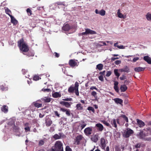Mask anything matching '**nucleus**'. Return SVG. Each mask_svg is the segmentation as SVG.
<instances>
[{
  "instance_id": "obj_5",
  "label": "nucleus",
  "mask_w": 151,
  "mask_h": 151,
  "mask_svg": "<svg viewBox=\"0 0 151 151\" xmlns=\"http://www.w3.org/2000/svg\"><path fill=\"white\" fill-rule=\"evenodd\" d=\"M92 128L91 127H88L86 128L84 130L85 134L86 135H89L91 134Z\"/></svg>"
},
{
  "instance_id": "obj_1",
  "label": "nucleus",
  "mask_w": 151,
  "mask_h": 151,
  "mask_svg": "<svg viewBox=\"0 0 151 151\" xmlns=\"http://www.w3.org/2000/svg\"><path fill=\"white\" fill-rule=\"evenodd\" d=\"M151 131L149 128L144 129L143 130L140 131L139 133L137 134V136L138 138L145 140L146 137L150 134Z\"/></svg>"
},
{
  "instance_id": "obj_49",
  "label": "nucleus",
  "mask_w": 151,
  "mask_h": 151,
  "mask_svg": "<svg viewBox=\"0 0 151 151\" xmlns=\"http://www.w3.org/2000/svg\"><path fill=\"white\" fill-rule=\"evenodd\" d=\"M139 59V57H135L133 58V60L131 61L133 62H136L137 60Z\"/></svg>"
},
{
  "instance_id": "obj_35",
  "label": "nucleus",
  "mask_w": 151,
  "mask_h": 151,
  "mask_svg": "<svg viewBox=\"0 0 151 151\" xmlns=\"http://www.w3.org/2000/svg\"><path fill=\"white\" fill-rule=\"evenodd\" d=\"M74 90H75V89L74 87L70 86L69 88L68 89V91L69 92L72 93L73 92Z\"/></svg>"
},
{
  "instance_id": "obj_19",
  "label": "nucleus",
  "mask_w": 151,
  "mask_h": 151,
  "mask_svg": "<svg viewBox=\"0 0 151 151\" xmlns=\"http://www.w3.org/2000/svg\"><path fill=\"white\" fill-rule=\"evenodd\" d=\"M70 29V27L68 24H66L62 27V29L65 31H68Z\"/></svg>"
},
{
  "instance_id": "obj_31",
  "label": "nucleus",
  "mask_w": 151,
  "mask_h": 151,
  "mask_svg": "<svg viewBox=\"0 0 151 151\" xmlns=\"http://www.w3.org/2000/svg\"><path fill=\"white\" fill-rule=\"evenodd\" d=\"M52 123V121L50 120H47L46 121V125L47 126H50Z\"/></svg>"
},
{
  "instance_id": "obj_17",
  "label": "nucleus",
  "mask_w": 151,
  "mask_h": 151,
  "mask_svg": "<svg viewBox=\"0 0 151 151\" xmlns=\"http://www.w3.org/2000/svg\"><path fill=\"white\" fill-rule=\"evenodd\" d=\"M114 100L116 104H119L122 105L123 101L122 99L119 98H115L114 99Z\"/></svg>"
},
{
  "instance_id": "obj_54",
  "label": "nucleus",
  "mask_w": 151,
  "mask_h": 151,
  "mask_svg": "<svg viewBox=\"0 0 151 151\" xmlns=\"http://www.w3.org/2000/svg\"><path fill=\"white\" fill-rule=\"evenodd\" d=\"M86 124L83 123V124H81V129H83L86 126Z\"/></svg>"
},
{
  "instance_id": "obj_64",
  "label": "nucleus",
  "mask_w": 151,
  "mask_h": 151,
  "mask_svg": "<svg viewBox=\"0 0 151 151\" xmlns=\"http://www.w3.org/2000/svg\"><path fill=\"white\" fill-rule=\"evenodd\" d=\"M125 48V47L123 45H121L119 46V48L120 49H124Z\"/></svg>"
},
{
  "instance_id": "obj_33",
  "label": "nucleus",
  "mask_w": 151,
  "mask_h": 151,
  "mask_svg": "<svg viewBox=\"0 0 151 151\" xmlns=\"http://www.w3.org/2000/svg\"><path fill=\"white\" fill-rule=\"evenodd\" d=\"M28 124L27 123L25 124V126L26 127L24 128V129L25 130V131L26 132H28V131H30V128L29 127H27V125Z\"/></svg>"
},
{
  "instance_id": "obj_36",
  "label": "nucleus",
  "mask_w": 151,
  "mask_h": 151,
  "mask_svg": "<svg viewBox=\"0 0 151 151\" xmlns=\"http://www.w3.org/2000/svg\"><path fill=\"white\" fill-rule=\"evenodd\" d=\"M118 69H115L114 70V72L115 75L118 78L120 76V74L118 72Z\"/></svg>"
},
{
  "instance_id": "obj_10",
  "label": "nucleus",
  "mask_w": 151,
  "mask_h": 151,
  "mask_svg": "<svg viewBox=\"0 0 151 151\" xmlns=\"http://www.w3.org/2000/svg\"><path fill=\"white\" fill-rule=\"evenodd\" d=\"M60 110L63 112H65L67 116H70V111L69 109L62 108H60Z\"/></svg>"
},
{
  "instance_id": "obj_42",
  "label": "nucleus",
  "mask_w": 151,
  "mask_h": 151,
  "mask_svg": "<svg viewBox=\"0 0 151 151\" xmlns=\"http://www.w3.org/2000/svg\"><path fill=\"white\" fill-rule=\"evenodd\" d=\"M65 151H72V150L69 146H67L65 147Z\"/></svg>"
},
{
  "instance_id": "obj_14",
  "label": "nucleus",
  "mask_w": 151,
  "mask_h": 151,
  "mask_svg": "<svg viewBox=\"0 0 151 151\" xmlns=\"http://www.w3.org/2000/svg\"><path fill=\"white\" fill-rule=\"evenodd\" d=\"M63 134L62 133H59L58 134H55L53 136V137L55 139H60L62 136Z\"/></svg>"
},
{
  "instance_id": "obj_16",
  "label": "nucleus",
  "mask_w": 151,
  "mask_h": 151,
  "mask_svg": "<svg viewBox=\"0 0 151 151\" xmlns=\"http://www.w3.org/2000/svg\"><path fill=\"white\" fill-rule=\"evenodd\" d=\"M71 102L69 103L65 101H62L60 102V104L65 106L67 108H70V104Z\"/></svg>"
},
{
  "instance_id": "obj_44",
  "label": "nucleus",
  "mask_w": 151,
  "mask_h": 151,
  "mask_svg": "<svg viewBox=\"0 0 151 151\" xmlns=\"http://www.w3.org/2000/svg\"><path fill=\"white\" fill-rule=\"evenodd\" d=\"M122 116L123 117V118L124 119V120H125L127 122H128V118L125 115H122Z\"/></svg>"
},
{
  "instance_id": "obj_12",
  "label": "nucleus",
  "mask_w": 151,
  "mask_h": 151,
  "mask_svg": "<svg viewBox=\"0 0 151 151\" xmlns=\"http://www.w3.org/2000/svg\"><path fill=\"white\" fill-rule=\"evenodd\" d=\"M82 137L81 135L77 136L75 139V144L77 145L79 144L80 141L82 139Z\"/></svg>"
},
{
  "instance_id": "obj_59",
  "label": "nucleus",
  "mask_w": 151,
  "mask_h": 151,
  "mask_svg": "<svg viewBox=\"0 0 151 151\" xmlns=\"http://www.w3.org/2000/svg\"><path fill=\"white\" fill-rule=\"evenodd\" d=\"M54 55L57 58L59 57V54L56 52H55L54 53Z\"/></svg>"
},
{
  "instance_id": "obj_26",
  "label": "nucleus",
  "mask_w": 151,
  "mask_h": 151,
  "mask_svg": "<svg viewBox=\"0 0 151 151\" xmlns=\"http://www.w3.org/2000/svg\"><path fill=\"white\" fill-rule=\"evenodd\" d=\"M8 107L6 106H3L1 108V111L4 112H6L8 111Z\"/></svg>"
},
{
  "instance_id": "obj_9",
  "label": "nucleus",
  "mask_w": 151,
  "mask_h": 151,
  "mask_svg": "<svg viewBox=\"0 0 151 151\" xmlns=\"http://www.w3.org/2000/svg\"><path fill=\"white\" fill-rule=\"evenodd\" d=\"M137 123L140 127H142L145 125V123L142 120L137 119H136Z\"/></svg>"
},
{
  "instance_id": "obj_15",
  "label": "nucleus",
  "mask_w": 151,
  "mask_h": 151,
  "mask_svg": "<svg viewBox=\"0 0 151 151\" xmlns=\"http://www.w3.org/2000/svg\"><path fill=\"white\" fill-rule=\"evenodd\" d=\"M117 14L118 17L120 18H122L124 19L126 17V15H124L120 13V10L119 9L118 10Z\"/></svg>"
},
{
  "instance_id": "obj_47",
  "label": "nucleus",
  "mask_w": 151,
  "mask_h": 151,
  "mask_svg": "<svg viewBox=\"0 0 151 151\" xmlns=\"http://www.w3.org/2000/svg\"><path fill=\"white\" fill-rule=\"evenodd\" d=\"M111 74V72L110 71H108L107 72L106 74V76L107 77L109 76Z\"/></svg>"
},
{
  "instance_id": "obj_39",
  "label": "nucleus",
  "mask_w": 151,
  "mask_h": 151,
  "mask_svg": "<svg viewBox=\"0 0 151 151\" xmlns=\"http://www.w3.org/2000/svg\"><path fill=\"white\" fill-rule=\"evenodd\" d=\"M40 77L39 76H35L33 78V80L35 81L38 80L39 79Z\"/></svg>"
},
{
  "instance_id": "obj_34",
  "label": "nucleus",
  "mask_w": 151,
  "mask_h": 151,
  "mask_svg": "<svg viewBox=\"0 0 151 151\" xmlns=\"http://www.w3.org/2000/svg\"><path fill=\"white\" fill-rule=\"evenodd\" d=\"M146 17L148 20H151V14L148 13L146 15Z\"/></svg>"
},
{
  "instance_id": "obj_46",
  "label": "nucleus",
  "mask_w": 151,
  "mask_h": 151,
  "mask_svg": "<svg viewBox=\"0 0 151 151\" xmlns=\"http://www.w3.org/2000/svg\"><path fill=\"white\" fill-rule=\"evenodd\" d=\"M119 78L121 80H123L126 79V77L125 75H123L120 77Z\"/></svg>"
},
{
  "instance_id": "obj_55",
  "label": "nucleus",
  "mask_w": 151,
  "mask_h": 151,
  "mask_svg": "<svg viewBox=\"0 0 151 151\" xmlns=\"http://www.w3.org/2000/svg\"><path fill=\"white\" fill-rule=\"evenodd\" d=\"M121 63V61L120 60H116L115 62V63L117 65H119V64Z\"/></svg>"
},
{
  "instance_id": "obj_60",
  "label": "nucleus",
  "mask_w": 151,
  "mask_h": 151,
  "mask_svg": "<svg viewBox=\"0 0 151 151\" xmlns=\"http://www.w3.org/2000/svg\"><path fill=\"white\" fill-rule=\"evenodd\" d=\"M54 113H55V115L56 116L59 117L60 116V114H58L57 111H55Z\"/></svg>"
},
{
  "instance_id": "obj_7",
  "label": "nucleus",
  "mask_w": 151,
  "mask_h": 151,
  "mask_svg": "<svg viewBox=\"0 0 151 151\" xmlns=\"http://www.w3.org/2000/svg\"><path fill=\"white\" fill-rule=\"evenodd\" d=\"M69 64L71 67H74L76 66H78L77 63L74 60H70L69 62Z\"/></svg>"
},
{
  "instance_id": "obj_24",
  "label": "nucleus",
  "mask_w": 151,
  "mask_h": 151,
  "mask_svg": "<svg viewBox=\"0 0 151 151\" xmlns=\"http://www.w3.org/2000/svg\"><path fill=\"white\" fill-rule=\"evenodd\" d=\"M52 96L54 98H57L58 97H60L61 96V94L59 92H55L52 94Z\"/></svg>"
},
{
  "instance_id": "obj_18",
  "label": "nucleus",
  "mask_w": 151,
  "mask_h": 151,
  "mask_svg": "<svg viewBox=\"0 0 151 151\" xmlns=\"http://www.w3.org/2000/svg\"><path fill=\"white\" fill-rule=\"evenodd\" d=\"M144 60L148 64H151V59L148 56H145L143 58Z\"/></svg>"
},
{
  "instance_id": "obj_4",
  "label": "nucleus",
  "mask_w": 151,
  "mask_h": 151,
  "mask_svg": "<svg viewBox=\"0 0 151 151\" xmlns=\"http://www.w3.org/2000/svg\"><path fill=\"white\" fill-rule=\"evenodd\" d=\"M133 133L134 131L133 130L130 128H127L124 132L123 136L125 137L128 138L133 134Z\"/></svg>"
},
{
  "instance_id": "obj_22",
  "label": "nucleus",
  "mask_w": 151,
  "mask_h": 151,
  "mask_svg": "<svg viewBox=\"0 0 151 151\" xmlns=\"http://www.w3.org/2000/svg\"><path fill=\"white\" fill-rule=\"evenodd\" d=\"M96 126L98 128L99 130L100 131H102L104 129L103 125L100 123L97 124H96Z\"/></svg>"
},
{
  "instance_id": "obj_8",
  "label": "nucleus",
  "mask_w": 151,
  "mask_h": 151,
  "mask_svg": "<svg viewBox=\"0 0 151 151\" xmlns=\"http://www.w3.org/2000/svg\"><path fill=\"white\" fill-rule=\"evenodd\" d=\"M95 13L96 14H99L101 16H103L105 14V11L103 9L98 10L97 9L95 10Z\"/></svg>"
},
{
  "instance_id": "obj_37",
  "label": "nucleus",
  "mask_w": 151,
  "mask_h": 151,
  "mask_svg": "<svg viewBox=\"0 0 151 151\" xmlns=\"http://www.w3.org/2000/svg\"><path fill=\"white\" fill-rule=\"evenodd\" d=\"M43 101L45 102L48 103L50 102V98H45L43 99Z\"/></svg>"
},
{
  "instance_id": "obj_57",
  "label": "nucleus",
  "mask_w": 151,
  "mask_h": 151,
  "mask_svg": "<svg viewBox=\"0 0 151 151\" xmlns=\"http://www.w3.org/2000/svg\"><path fill=\"white\" fill-rule=\"evenodd\" d=\"M75 93L76 94V95L77 96H78L79 93L78 92V89H75Z\"/></svg>"
},
{
  "instance_id": "obj_48",
  "label": "nucleus",
  "mask_w": 151,
  "mask_h": 151,
  "mask_svg": "<svg viewBox=\"0 0 151 151\" xmlns=\"http://www.w3.org/2000/svg\"><path fill=\"white\" fill-rule=\"evenodd\" d=\"M102 122L104 124H105L106 126L108 127L110 126V124H109V123H108L106 121H102Z\"/></svg>"
},
{
  "instance_id": "obj_20",
  "label": "nucleus",
  "mask_w": 151,
  "mask_h": 151,
  "mask_svg": "<svg viewBox=\"0 0 151 151\" xmlns=\"http://www.w3.org/2000/svg\"><path fill=\"white\" fill-rule=\"evenodd\" d=\"M86 29L88 35H93L96 34V32L94 31L91 30L89 29Z\"/></svg>"
},
{
  "instance_id": "obj_53",
  "label": "nucleus",
  "mask_w": 151,
  "mask_h": 151,
  "mask_svg": "<svg viewBox=\"0 0 151 151\" xmlns=\"http://www.w3.org/2000/svg\"><path fill=\"white\" fill-rule=\"evenodd\" d=\"M99 79L102 81H103L104 80V78L102 76H99Z\"/></svg>"
},
{
  "instance_id": "obj_3",
  "label": "nucleus",
  "mask_w": 151,
  "mask_h": 151,
  "mask_svg": "<svg viewBox=\"0 0 151 151\" xmlns=\"http://www.w3.org/2000/svg\"><path fill=\"white\" fill-rule=\"evenodd\" d=\"M51 151H63V143L59 141H57Z\"/></svg>"
},
{
  "instance_id": "obj_21",
  "label": "nucleus",
  "mask_w": 151,
  "mask_h": 151,
  "mask_svg": "<svg viewBox=\"0 0 151 151\" xmlns=\"http://www.w3.org/2000/svg\"><path fill=\"white\" fill-rule=\"evenodd\" d=\"M10 18L11 22L14 25L17 24L18 23L17 21L13 16H11Z\"/></svg>"
},
{
  "instance_id": "obj_32",
  "label": "nucleus",
  "mask_w": 151,
  "mask_h": 151,
  "mask_svg": "<svg viewBox=\"0 0 151 151\" xmlns=\"http://www.w3.org/2000/svg\"><path fill=\"white\" fill-rule=\"evenodd\" d=\"M111 123L113 126H114V127L116 128L117 127V125L116 123V121L115 119H114L112 121H111Z\"/></svg>"
},
{
  "instance_id": "obj_63",
  "label": "nucleus",
  "mask_w": 151,
  "mask_h": 151,
  "mask_svg": "<svg viewBox=\"0 0 151 151\" xmlns=\"http://www.w3.org/2000/svg\"><path fill=\"white\" fill-rule=\"evenodd\" d=\"M57 4L58 5H63L64 6L66 5L64 4L61 2H58L57 3Z\"/></svg>"
},
{
  "instance_id": "obj_56",
  "label": "nucleus",
  "mask_w": 151,
  "mask_h": 151,
  "mask_svg": "<svg viewBox=\"0 0 151 151\" xmlns=\"http://www.w3.org/2000/svg\"><path fill=\"white\" fill-rule=\"evenodd\" d=\"M115 149V151H121V149L118 147H116Z\"/></svg>"
},
{
  "instance_id": "obj_2",
  "label": "nucleus",
  "mask_w": 151,
  "mask_h": 151,
  "mask_svg": "<svg viewBox=\"0 0 151 151\" xmlns=\"http://www.w3.org/2000/svg\"><path fill=\"white\" fill-rule=\"evenodd\" d=\"M18 45L19 47L20 50L23 52H26L29 50L28 46L27 44L24 42L23 39H21L17 42Z\"/></svg>"
},
{
  "instance_id": "obj_45",
  "label": "nucleus",
  "mask_w": 151,
  "mask_h": 151,
  "mask_svg": "<svg viewBox=\"0 0 151 151\" xmlns=\"http://www.w3.org/2000/svg\"><path fill=\"white\" fill-rule=\"evenodd\" d=\"M42 91L44 92H49L51 90L49 88H43L42 89Z\"/></svg>"
},
{
  "instance_id": "obj_27",
  "label": "nucleus",
  "mask_w": 151,
  "mask_h": 151,
  "mask_svg": "<svg viewBox=\"0 0 151 151\" xmlns=\"http://www.w3.org/2000/svg\"><path fill=\"white\" fill-rule=\"evenodd\" d=\"M103 67V65L102 64H99L96 65V68L98 69L99 70H101L102 69Z\"/></svg>"
},
{
  "instance_id": "obj_61",
  "label": "nucleus",
  "mask_w": 151,
  "mask_h": 151,
  "mask_svg": "<svg viewBox=\"0 0 151 151\" xmlns=\"http://www.w3.org/2000/svg\"><path fill=\"white\" fill-rule=\"evenodd\" d=\"M114 86H118L119 83L118 81H114Z\"/></svg>"
},
{
  "instance_id": "obj_62",
  "label": "nucleus",
  "mask_w": 151,
  "mask_h": 151,
  "mask_svg": "<svg viewBox=\"0 0 151 151\" xmlns=\"http://www.w3.org/2000/svg\"><path fill=\"white\" fill-rule=\"evenodd\" d=\"M27 13H29L30 14H31L32 11L29 9L28 8L27 9Z\"/></svg>"
},
{
  "instance_id": "obj_38",
  "label": "nucleus",
  "mask_w": 151,
  "mask_h": 151,
  "mask_svg": "<svg viewBox=\"0 0 151 151\" xmlns=\"http://www.w3.org/2000/svg\"><path fill=\"white\" fill-rule=\"evenodd\" d=\"M35 106L37 108H39L42 106V104L38 103H35L34 104Z\"/></svg>"
},
{
  "instance_id": "obj_28",
  "label": "nucleus",
  "mask_w": 151,
  "mask_h": 151,
  "mask_svg": "<svg viewBox=\"0 0 151 151\" xmlns=\"http://www.w3.org/2000/svg\"><path fill=\"white\" fill-rule=\"evenodd\" d=\"M142 144L140 143H139L133 146V149H134L135 148H140Z\"/></svg>"
},
{
  "instance_id": "obj_30",
  "label": "nucleus",
  "mask_w": 151,
  "mask_h": 151,
  "mask_svg": "<svg viewBox=\"0 0 151 151\" xmlns=\"http://www.w3.org/2000/svg\"><path fill=\"white\" fill-rule=\"evenodd\" d=\"M76 107L77 109L78 110H81L83 109V107L81 104H78L76 105Z\"/></svg>"
},
{
  "instance_id": "obj_29",
  "label": "nucleus",
  "mask_w": 151,
  "mask_h": 151,
  "mask_svg": "<svg viewBox=\"0 0 151 151\" xmlns=\"http://www.w3.org/2000/svg\"><path fill=\"white\" fill-rule=\"evenodd\" d=\"M5 10L6 13L8 14L10 17L11 16H12L11 15V12L10 10H9L8 8H6L5 9Z\"/></svg>"
},
{
  "instance_id": "obj_52",
  "label": "nucleus",
  "mask_w": 151,
  "mask_h": 151,
  "mask_svg": "<svg viewBox=\"0 0 151 151\" xmlns=\"http://www.w3.org/2000/svg\"><path fill=\"white\" fill-rule=\"evenodd\" d=\"M88 110L89 111H92L93 112L94 110V108L93 107L91 106L88 107Z\"/></svg>"
},
{
  "instance_id": "obj_41",
  "label": "nucleus",
  "mask_w": 151,
  "mask_h": 151,
  "mask_svg": "<svg viewBox=\"0 0 151 151\" xmlns=\"http://www.w3.org/2000/svg\"><path fill=\"white\" fill-rule=\"evenodd\" d=\"M85 30H86V31L85 32H83L79 34V35L81 36V35H87L88 34H87V32L86 29H85Z\"/></svg>"
},
{
  "instance_id": "obj_40",
  "label": "nucleus",
  "mask_w": 151,
  "mask_h": 151,
  "mask_svg": "<svg viewBox=\"0 0 151 151\" xmlns=\"http://www.w3.org/2000/svg\"><path fill=\"white\" fill-rule=\"evenodd\" d=\"M75 87H74L75 89H78V87L79 86V83L77 82H76L75 84Z\"/></svg>"
},
{
  "instance_id": "obj_58",
  "label": "nucleus",
  "mask_w": 151,
  "mask_h": 151,
  "mask_svg": "<svg viewBox=\"0 0 151 151\" xmlns=\"http://www.w3.org/2000/svg\"><path fill=\"white\" fill-rule=\"evenodd\" d=\"M145 140L148 141H151V137H146L145 139Z\"/></svg>"
},
{
  "instance_id": "obj_13",
  "label": "nucleus",
  "mask_w": 151,
  "mask_h": 151,
  "mask_svg": "<svg viewBox=\"0 0 151 151\" xmlns=\"http://www.w3.org/2000/svg\"><path fill=\"white\" fill-rule=\"evenodd\" d=\"M119 70L121 72H124L127 73L130 71L129 68L127 66L124 67L120 69Z\"/></svg>"
},
{
  "instance_id": "obj_50",
  "label": "nucleus",
  "mask_w": 151,
  "mask_h": 151,
  "mask_svg": "<svg viewBox=\"0 0 151 151\" xmlns=\"http://www.w3.org/2000/svg\"><path fill=\"white\" fill-rule=\"evenodd\" d=\"M114 88L115 89V91L117 93H118L119 92V88L118 87V86H114Z\"/></svg>"
},
{
  "instance_id": "obj_25",
  "label": "nucleus",
  "mask_w": 151,
  "mask_h": 151,
  "mask_svg": "<svg viewBox=\"0 0 151 151\" xmlns=\"http://www.w3.org/2000/svg\"><path fill=\"white\" fill-rule=\"evenodd\" d=\"M145 69V68L142 67L136 68H134V70L135 71L139 72V71H143Z\"/></svg>"
},
{
  "instance_id": "obj_43",
  "label": "nucleus",
  "mask_w": 151,
  "mask_h": 151,
  "mask_svg": "<svg viewBox=\"0 0 151 151\" xmlns=\"http://www.w3.org/2000/svg\"><path fill=\"white\" fill-rule=\"evenodd\" d=\"M44 143V141L43 140H41L39 141V145L41 146L43 145Z\"/></svg>"
},
{
  "instance_id": "obj_51",
  "label": "nucleus",
  "mask_w": 151,
  "mask_h": 151,
  "mask_svg": "<svg viewBox=\"0 0 151 151\" xmlns=\"http://www.w3.org/2000/svg\"><path fill=\"white\" fill-rule=\"evenodd\" d=\"M91 95L95 97H96V92L95 91H93L91 93Z\"/></svg>"
},
{
  "instance_id": "obj_23",
  "label": "nucleus",
  "mask_w": 151,
  "mask_h": 151,
  "mask_svg": "<svg viewBox=\"0 0 151 151\" xmlns=\"http://www.w3.org/2000/svg\"><path fill=\"white\" fill-rule=\"evenodd\" d=\"M127 87L126 85L124 84L122 85L120 88V89L121 92H124L127 89Z\"/></svg>"
},
{
  "instance_id": "obj_6",
  "label": "nucleus",
  "mask_w": 151,
  "mask_h": 151,
  "mask_svg": "<svg viewBox=\"0 0 151 151\" xmlns=\"http://www.w3.org/2000/svg\"><path fill=\"white\" fill-rule=\"evenodd\" d=\"M101 144L102 146V148L105 149L106 147V142L104 138L102 137L101 139Z\"/></svg>"
},
{
  "instance_id": "obj_11",
  "label": "nucleus",
  "mask_w": 151,
  "mask_h": 151,
  "mask_svg": "<svg viewBox=\"0 0 151 151\" xmlns=\"http://www.w3.org/2000/svg\"><path fill=\"white\" fill-rule=\"evenodd\" d=\"M99 139V136L96 134L92 136L91 138V140L95 143Z\"/></svg>"
}]
</instances>
